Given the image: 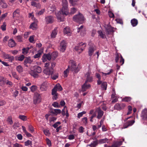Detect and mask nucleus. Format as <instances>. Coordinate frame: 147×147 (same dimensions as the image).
I'll return each mask as SVG.
<instances>
[{
	"label": "nucleus",
	"instance_id": "1",
	"mask_svg": "<svg viewBox=\"0 0 147 147\" xmlns=\"http://www.w3.org/2000/svg\"><path fill=\"white\" fill-rule=\"evenodd\" d=\"M62 7L61 10V12L59 11L56 14V16L58 21L59 22L63 21V18L62 16V15L67 16L69 13V10L68 8V3L67 0H63L62 2Z\"/></svg>",
	"mask_w": 147,
	"mask_h": 147
},
{
	"label": "nucleus",
	"instance_id": "2",
	"mask_svg": "<svg viewBox=\"0 0 147 147\" xmlns=\"http://www.w3.org/2000/svg\"><path fill=\"white\" fill-rule=\"evenodd\" d=\"M73 20L76 22L82 24L84 21V18L82 14L79 13L73 17Z\"/></svg>",
	"mask_w": 147,
	"mask_h": 147
},
{
	"label": "nucleus",
	"instance_id": "3",
	"mask_svg": "<svg viewBox=\"0 0 147 147\" xmlns=\"http://www.w3.org/2000/svg\"><path fill=\"white\" fill-rule=\"evenodd\" d=\"M70 64H71V71H74L75 73L77 72L79 70L78 67H77L76 64L75 62L73 60H71L69 61Z\"/></svg>",
	"mask_w": 147,
	"mask_h": 147
},
{
	"label": "nucleus",
	"instance_id": "4",
	"mask_svg": "<svg viewBox=\"0 0 147 147\" xmlns=\"http://www.w3.org/2000/svg\"><path fill=\"white\" fill-rule=\"evenodd\" d=\"M54 18L52 16H48L45 17V20L46 24L52 23L54 21Z\"/></svg>",
	"mask_w": 147,
	"mask_h": 147
},
{
	"label": "nucleus",
	"instance_id": "5",
	"mask_svg": "<svg viewBox=\"0 0 147 147\" xmlns=\"http://www.w3.org/2000/svg\"><path fill=\"white\" fill-rule=\"evenodd\" d=\"M120 57V63L121 65H123L124 63V60L122 56L120 54L117 53L116 54V57L115 58V62L117 63L119 61V59Z\"/></svg>",
	"mask_w": 147,
	"mask_h": 147
},
{
	"label": "nucleus",
	"instance_id": "6",
	"mask_svg": "<svg viewBox=\"0 0 147 147\" xmlns=\"http://www.w3.org/2000/svg\"><path fill=\"white\" fill-rule=\"evenodd\" d=\"M67 43L64 40H63L60 42L59 47L60 50L62 52H64L65 50Z\"/></svg>",
	"mask_w": 147,
	"mask_h": 147
},
{
	"label": "nucleus",
	"instance_id": "7",
	"mask_svg": "<svg viewBox=\"0 0 147 147\" xmlns=\"http://www.w3.org/2000/svg\"><path fill=\"white\" fill-rule=\"evenodd\" d=\"M41 100L40 96L37 94H36L34 97V103L35 104L39 103Z\"/></svg>",
	"mask_w": 147,
	"mask_h": 147
},
{
	"label": "nucleus",
	"instance_id": "8",
	"mask_svg": "<svg viewBox=\"0 0 147 147\" xmlns=\"http://www.w3.org/2000/svg\"><path fill=\"white\" fill-rule=\"evenodd\" d=\"M125 105L124 103L119 104L117 103L114 106L115 109L120 110L123 109L125 107Z\"/></svg>",
	"mask_w": 147,
	"mask_h": 147
},
{
	"label": "nucleus",
	"instance_id": "9",
	"mask_svg": "<svg viewBox=\"0 0 147 147\" xmlns=\"http://www.w3.org/2000/svg\"><path fill=\"white\" fill-rule=\"evenodd\" d=\"M135 122V120H134L127 121L123 125L122 129L126 128L129 126L132 125Z\"/></svg>",
	"mask_w": 147,
	"mask_h": 147
},
{
	"label": "nucleus",
	"instance_id": "10",
	"mask_svg": "<svg viewBox=\"0 0 147 147\" xmlns=\"http://www.w3.org/2000/svg\"><path fill=\"white\" fill-rule=\"evenodd\" d=\"M142 119L147 120V108L143 110L141 115Z\"/></svg>",
	"mask_w": 147,
	"mask_h": 147
},
{
	"label": "nucleus",
	"instance_id": "11",
	"mask_svg": "<svg viewBox=\"0 0 147 147\" xmlns=\"http://www.w3.org/2000/svg\"><path fill=\"white\" fill-rule=\"evenodd\" d=\"M96 111L97 113V118L100 119L102 116L103 115L104 112L99 107L97 108L96 109Z\"/></svg>",
	"mask_w": 147,
	"mask_h": 147
},
{
	"label": "nucleus",
	"instance_id": "12",
	"mask_svg": "<svg viewBox=\"0 0 147 147\" xmlns=\"http://www.w3.org/2000/svg\"><path fill=\"white\" fill-rule=\"evenodd\" d=\"M51 59L50 54L48 53L44 54L42 57V61L44 62H45L47 60L50 61Z\"/></svg>",
	"mask_w": 147,
	"mask_h": 147
},
{
	"label": "nucleus",
	"instance_id": "13",
	"mask_svg": "<svg viewBox=\"0 0 147 147\" xmlns=\"http://www.w3.org/2000/svg\"><path fill=\"white\" fill-rule=\"evenodd\" d=\"M43 72L46 75H50L53 74V71L52 69H50L49 68H47L44 70Z\"/></svg>",
	"mask_w": 147,
	"mask_h": 147
},
{
	"label": "nucleus",
	"instance_id": "14",
	"mask_svg": "<svg viewBox=\"0 0 147 147\" xmlns=\"http://www.w3.org/2000/svg\"><path fill=\"white\" fill-rule=\"evenodd\" d=\"M91 73L90 72H88L86 74L85 76L86 77V80L85 82H91L92 81V78L90 75Z\"/></svg>",
	"mask_w": 147,
	"mask_h": 147
},
{
	"label": "nucleus",
	"instance_id": "15",
	"mask_svg": "<svg viewBox=\"0 0 147 147\" xmlns=\"http://www.w3.org/2000/svg\"><path fill=\"white\" fill-rule=\"evenodd\" d=\"M47 82H45L41 85L40 89L42 91H45L47 89Z\"/></svg>",
	"mask_w": 147,
	"mask_h": 147
},
{
	"label": "nucleus",
	"instance_id": "16",
	"mask_svg": "<svg viewBox=\"0 0 147 147\" xmlns=\"http://www.w3.org/2000/svg\"><path fill=\"white\" fill-rule=\"evenodd\" d=\"M62 89L63 88L58 83L55 86L52 90L55 91L57 92V91H61Z\"/></svg>",
	"mask_w": 147,
	"mask_h": 147
},
{
	"label": "nucleus",
	"instance_id": "17",
	"mask_svg": "<svg viewBox=\"0 0 147 147\" xmlns=\"http://www.w3.org/2000/svg\"><path fill=\"white\" fill-rule=\"evenodd\" d=\"M61 113L63 116L66 115L67 117H68L69 114L68 113L67 107L66 106L64 107L63 109L62 110Z\"/></svg>",
	"mask_w": 147,
	"mask_h": 147
},
{
	"label": "nucleus",
	"instance_id": "18",
	"mask_svg": "<svg viewBox=\"0 0 147 147\" xmlns=\"http://www.w3.org/2000/svg\"><path fill=\"white\" fill-rule=\"evenodd\" d=\"M3 56L4 58L6 59H9L11 61L14 59V57L13 56H11L5 53H3Z\"/></svg>",
	"mask_w": 147,
	"mask_h": 147
},
{
	"label": "nucleus",
	"instance_id": "19",
	"mask_svg": "<svg viewBox=\"0 0 147 147\" xmlns=\"http://www.w3.org/2000/svg\"><path fill=\"white\" fill-rule=\"evenodd\" d=\"M87 82H85L82 86V90L83 91H85L86 90L89 88L90 87V84H87Z\"/></svg>",
	"mask_w": 147,
	"mask_h": 147
},
{
	"label": "nucleus",
	"instance_id": "20",
	"mask_svg": "<svg viewBox=\"0 0 147 147\" xmlns=\"http://www.w3.org/2000/svg\"><path fill=\"white\" fill-rule=\"evenodd\" d=\"M74 49L76 51H78L79 54L81 53L84 49L83 48L80 47L78 45L75 47Z\"/></svg>",
	"mask_w": 147,
	"mask_h": 147
},
{
	"label": "nucleus",
	"instance_id": "21",
	"mask_svg": "<svg viewBox=\"0 0 147 147\" xmlns=\"http://www.w3.org/2000/svg\"><path fill=\"white\" fill-rule=\"evenodd\" d=\"M8 44L9 47H13L15 46L16 43L13 40L11 39L9 40Z\"/></svg>",
	"mask_w": 147,
	"mask_h": 147
},
{
	"label": "nucleus",
	"instance_id": "22",
	"mask_svg": "<svg viewBox=\"0 0 147 147\" xmlns=\"http://www.w3.org/2000/svg\"><path fill=\"white\" fill-rule=\"evenodd\" d=\"M106 31L107 32V34H109L111 32H114V28L111 27L110 25H108L106 28Z\"/></svg>",
	"mask_w": 147,
	"mask_h": 147
},
{
	"label": "nucleus",
	"instance_id": "23",
	"mask_svg": "<svg viewBox=\"0 0 147 147\" xmlns=\"http://www.w3.org/2000/svg\"><path fill=\"white\" fill-rule=\"evenodd\" d=\"M6 83V81L4 78L2 76H0V86H3Z\"/></svg>",
	"mask_w": 147,
	"mask_h": 147
},
{
	"label": "nucleus",
	"instance_id": "24",
	"mask_svg": "<svg viewBox=\"0 0 147 147\" xmlns=\"http://www.w3.org/2000/svg\"><path fill=\"white\" fill-rule=\"evenodd\" d=\"M30 74L34 78H37L38 77V73L34 70H31L29 72Z\"/></svg>",
	"mask_w": 147,
	"mask_h": 147
},
{
	"label": "nucleus",
	"instance_id": "25",
	"mask_svg": "<svg viewBox=\"0 0 147 147\" xmlns=\"http://www.w3.org/2000/svg\"><path fill=\"white\" fill-rule=\"evenodd\" d=\"M57 31L56 29H55L53 30L51 35V38H53L55 37L57 34Z\"/></svg>",
	"mask_w": 147,
	"mask_h": 147
},
{
	"label": "nucleus",
	"instance_id": "26",
	"mask_svg": "<svg viewBox=\"0 0 147 147\" xmlns=\"http://www.w3.org/2000/svg\"><path fill=\"white\" fill-rule=\"evenodd\" d=\"M35 71L37 73H40L42 71L41 67L38 66H35L34 67V69Z\"/></svg>",
	"mask_w": 147,
	"mask_h": 147
},
{
	"label": "nucleus",
	"instance_id": "27",
	"mask_svg": "<svg viewBox=\"0 0 147 147\" xmlns=\"http://www.w3.org/2000/svg\"><path fill=\"white\" fill-rule=\"evenodd\" d=\"M51 59L52 60H54L57 57L58 54L57 52H55L52 53L51 54Z\"/></svg>",
	"mask_w": 147,
	"mask_h": 147
},
{
	"label": "nucleus",
	"instance_id": "28",
	"mask_svg": "<svg viewBox=\"0 0 147 147\" xmlns=\"http://www.w3.org/2000/svg\"><path fill=\"white\" fill-rule=\"evenodd\" d=\"M63 32L64 34H67L68 35L70 36L71 35L70 30L68 27H65L64 28Z\"/></svg>",
	"mask_w": 147,
	"mask_h": 147
},
{
	"label": "nucleus",
	"instance_id": "29",
	"mask_svg": "<svg viewBox=\"0 0 147 147\" xmlns=\"http://www.w3.org/2000/svg\"><path fill=\"white\" fill-rule=\"evenodd\" d=\"M94 51V49L93 47H90L88 49V53L89 55L91 56Z\"/></svg>",
	"mask_w": 147,
	"mask_h": 147
},
{
	"label": "nucleus",
	"instance_id": "30",
	"mask_svg": "<svg viewBox=\"0 0 147 147\" xmlns=\"http://www.w3.org/2000/svg\"><path fill=\"white\" fill-rule=\"evenodd\" d=\"M52 95L53 96V100H56L57 98V94L55 91L52 90Z\"/></svg>",
	"mask_w": 147,
	"mask_h": 147
},
{
	"label": "nucleus",
	"instance_id": "31",
	"mask_svg": "<svg viewBox=\"0 0 147 147\" xmlns=\"http://www.w3.org/2000/svg\"><path fill=\"white\" fill-rule=\"evenodd\" d=\"M131 22L132 25L133 27L136 26L138 24V21L135 18L131 20Z\"/></svg>",
	"mask_w": 147,
	"mask_h": 147
},
{
	"label": "nucleus",
	"instance_id": "32",
	"mask_svg": "<svg viewBox=\"0 0 147 147\" xmlns=\"http://www.w3.org/2000/svg\"><path fill=\"white\" fill-rule=\"evenodd\" d=\"M20 12L19 10H16L13 13V17H19L20 16Z\"/></svg>",
	"mask_w": 147,
	"mask_h": 147
},
{
	"label": "nucleus",
	"instance_id": "33",
	"mask_svg": "<svg viewBox=\"0 0 147 147\" xmlns=\"http://www.w3.org/2000/svg\"><path fill=\"white\" fill-rule=\"evenodd\" d=\"M30 28L33 30H36L37 28V24L36 23L33 22L30 26Z\"/></svg>",
	"mask_w": 147,
	"mask_h": 147
},
{
	"label": "nucleus",
	"instance_id": "34",
	"mask_svg": "<svg viewBox=\"0 0 147 147\" xmlns=\"http://www.w3.org/2000/svg\"><path fill=\"white\" fill-rule=\"evenodd\" d=\"M32 61L31 60V59L30 57H28L26 58L24 61V63L25 65V64L27 63H32Z\"/></svg>",
	"mask_w": 147,
	"mask_h": 147
},
{
	"label": "nucleus",
	"instance_id": "35",
	"mask_svg": "<svg viewBox=\"0 0 147 147\" xmlns=\"http://www.w3.org/2000/svg\"><path fill=\"white\" fill-rule=\"evenodd\" d=\"M107 87V84L106 82H103L101 83V87L102 90H106Z\"/></svg>",
	"mask_w": 147,
	"mask_h": 147
},
{
	"label": "nucleus",
	"instance_id": "36",
	"mask_svg": "<svg viewBox=\"0 0 147 147\" xmlns=\"http://www.w3.org/2000/svg\"><path fill=\"white\" fill-rule=\"evenodd\" d=\"M16 69L17 71L19 73H21L23 71V68L20 65H19L17 66Z\"/></svg>",
	"mask_w": 147,
	"mask_h": 147
},
{
	"label": "nucleus",
	"instance_id": "37",
	"mask_svg": "<svg viewBox=\"0 0 147 147\" xmlns=\"http://www.w3.org/2000/svg\"><path fill=\"white\" fill-rule=\"evenodd\" d=\"M69 2L72 6L75 5L77 3L78 0H68Z\"/></svg>",
	"mask_w": 147,
	"mask_h": 147
},
{
	"label": "nucleus",
	"instance_id": "38",
	"mask_svg": "<svg viewBox=\"0 0 147 147\" xmlns=\"http://www.w3.org/2000/svg\"><path fill=\"white\" fill-rule=\"evenodd\" d=\"M108 140L107 138L101 139L98 140V142L100 144H103L108 142Z\"/></svg>",
	"mask_w": 147,
	"mask_h": 147
},
{
	"label": "nucleus",
	"instance_id": "39",
	"mask_svg": "<svg viewBox=\"0 0 147 147\" xmlns=\"http://www.w3.org/2000/svg\"><path fill=\"white\" fill-rule=\"evenodd\" d=\"M61 110L59 109H54L51 111V113H55L56 115L61 113Z\"/></svg>",
	"mask_w": 147,
	"mask_h": 147
},
{
	"label": "nucleus",
	"instance_id": "40",
	"mask_svg": "<svg viewBox=\"0 0 147 147\" xmlns=\"http://www.w3.org/2000/svg\"><path fill=\"white\" fill-rule=\"evenodd\" d=\"M131 99V98L130 97H125L122 99V101L126 102H129L130 101Z\"/></svg>",
	"mask_w": 147,
	"mask_h": 147
},
{
	"label": "nucleus",
	"instance_id": "41",
	"mask_svg": "<svg viewBox=\"0 0 147 147\" xmlns=\"http://www.w3.org/2000/svg\"><path fill=\"white\" fill-rule=\"evenodd\" d=\"M7 121L8 123L10 125H12L13 123V121L11 116H9L8 117L7 120Z\"/></svg>",
	"mask_w": 147,
	"mask_h": 147
},
{
	"label": "nucleus",
	"instance_id": "42",
	"mask_svg": "<svg viewBox=\"0 0 147 147\" xmlns=\"http://www.w3.org/2000/svg\"><path fill=\"white\" fill-rule=\"evenodd\" d=\"M99 36L102 38H104L106 37L105 34L103 33L102 31L101 30H99L98 31Z\"/></svg>",
	"mask_w": 147,
	"mask_h": 147
},
{
	"label": "nucleus",
	"instance_id": "43",
	"mask_svg": "<svg viewBox=\"0 0 147 147\" xmlns=\"http://www.w3.org/2000/svg\"><path fill=\"white\" fill-rule=\"evenodd\" d=\"M12 75L13 77L17 80H19V77L16 72H12Z\"/></svg>",
	"mask_w": 147,
	"mask_h": 147
},
{
	"label": "nucleus",
	"instance_id": "44",
	"mask_svg": "<svg viewBox=\"0 0 147 147\" xmlns=\"http://www.w3.org/2000/svg\"><path fill=\"white\" fill-rule=\"evenodd\" d=\"M18 118L23 121H26L27 120V117L24 115H20Z\"/></svg>",
	"mask_w": 147,
	"mask_h": 147
},
{
	"label": "nucleus",
	"instance_id": "45",
	"mask_svg": "<svg viewBox=\"0 0 147 147\" xmlns=\"http://www.w3.org/2000/svg\"><path fill=\"white\" fill-rule=\"evenodd\" d=\"M28 130L31 133L33 132L34 131L33 127L31 125H28Z\"/></svg>",
	"mask_w": 147,
	"mask_h": 147
},
{
	"label": "nucleus",
	"instance_id": "46",
	"mask_svg": "<svg viewBox=\"0 0 147 147\" xmlns=\"http://www.w3.org/2000/svg\"><path fill=\"white\" fill-rule=\"evenodd\" d=\"M77 11V9L76 8L74 7H73L71 9L69 13L70 14H74L76 11Z\"/></svg>",
	"mask_w": 147,
	"mask_h": 147
},
{
	"label": "nucleus",
	"instance_id": "47",
	"mask_svg": "<svg viewBox=\"0 0 147 147\" xmlns=\"http://www.w3.org/2000/svg\"><path fill=\"white\" fill-rule=\"evenodd\" d=\"M43 132L44 134L46 136H49L50 134V133L49 130L47 129H45L43 130Z\"/></svg>",
	"mask_w": 147,
	"mask_h": 147
},
{
	"label": "nucleus",
	"instance_id": "48",
	"mask_svg": "<svg viewBox=\"0 0 147 147\" xmlns=\"http://www.w3.org/2000/svg\"><path fill=\"white\" fill-rule=\"evenodd\" d=\"M78 45L79 46H80V47L83 48V49H84L85 47H86V43H83L82 42H81L79 43Z\"/></svg>",
	"mask_w": 147,
	"mask_h": 147
},
{
	"label": "nucleus",
	"instance_id": "49",
	"mask_svg": "<svg viewBox=\"0 0 147 147\" xmlns=\"http://www.w3.org/2000/svg\"><path fill=\"white\" fill-rule=\"evenodd\" d=\"M86 113V112L85 111H82L81 113H78V114L77 117L78 118H80L82 117L83 115L85 114Z\"/></svg>",
	"mask_w": 147,
	"mask_h": 147
},
{
	"label": "nucleus",
	"instance_id": "50",
	"mask_svg": "<svg viewBox=\"0 0 147 147\" xmlns=\"http://www.w3.org/2000/svg\"><path fill=\"white\" fill-rule=\"evenodd\" d=\"M29 49L28 48H24L22 50V53L24 54H27L28 51Z\"/></svg>",
	"mask_w": 147,
	"mask_h": 147
},
{
	"label": "nucleus",
	"instance_id": "51",
	"mask_svg": "<svg viewBox=\"0 0 147 147\" xmlns=\"http://www.w3.org/2000/svg\"><path fill=\"white\" fill-rule=\"evenodd\" d=\"M24 144L26 146H28L29 145H32V143L31 141L28 140L24 142Z\"/></svg>",
	"mask_w": 147,
	"mask_h": 147
},
{
	"label": "nucleus",
	"instance_id": "52",
	"mask_svg": "<svg viewBox=\"0 0 147 147\" xmlns=\"http://www.w3.org/2000/svg\"><path fill=\"white\" fill-rule=\"evenodd\" d=\"M69 66L68 68L64 71V75L65 77H66L67 76V74L69 72Z\"/></svg>",
	"mask_w": 147,
	"mask_h": 147
},
{
	"label": "nucleus",
	"instance_id": "53",
	"mask_svg": "<svg viewBox=\"0 0 147 147\" xmlns=\"http://www.w3.org/2000/svg\"><path fill=\"white\" fill-rule=\"evenodd\" d=\"M6 82L7 85L9 87H11L13 85V83L11 81L7 80Z\"/></svg>",
	"mask_w": 147,
	"mask_h": 147
},
{
	"label": "nucleus",
	"instance_id": "54",
	"mask_svg": "<svg viewBox=\"0 0 147 147\" xmlns=\"http://www.w3.org/2000/svg\"><path fill=\"white\" fill-rule=\"evenodd\" d=\"M49 10L52 11H53L56 10V7L54 5H52L51 6H50L49 7Z\"/></svg>",
	"mask_w": 147,
	"mask_h": 147
},
{
	"label": "nucleus",
	"instance_id": "55",
	"mask_svg": "<svg viewBox=\"0 0 147 147\" xmlns=\"http://www.w3.org/2000/svg\"><path fill=\"white\" fill-rule=\"evenodd\" d=\"M41 55V53L40 52H38L34 56V58H37L40 57Z\"/></svg>",
	"mask_w": 147,
	"mask_h": 147
},
{
	"label": "nucleus",
	"instance_id": "56",
	"mask_svg": "<svg viewBox=\"0 0 147 147\" xmlns=\"http://www.w3.org/2000/svg\"><path fill=\"white\" fill-rule=\"evenodd\" d=\"M113 71V70L112 69H111L109 70V71L107 73H104L102 72H100V73H101L102 74L103 76H106L107 75H109L110 74L112 71Z\"/></svg>",
	"mask_w": 147,
	"mask_h": 147
},
{
	"label": "nucleus",
	"instance_id": "57",
	"mask_svg": "<svg viewBox=\"0 0 147 147\" xmlns=\"http://www.w3.org/2000/svg\"><path fill=\"white\" fill-rule=\"evenodd\" d=\"M37 89V86H32L30 88L31 91L32 92H34L36 91Z\"/></svg>",
	"mask_w": 147,
	"mask_h": 147
},
{
	"label": "nucleus",
	"instance_id": "58",
	"mask_svg": "<svg viewBox=\"0 0 147 147\" xmlns=\"http://www.w3.org/2000/svg\"><path fill=\"white\" fill-rule=\"evenodd\" d=\"M24 56L23 55H21L17 59H18V60L19 61H22L24 59Z\"/></svg>",
	"mask_w": 147,
	"mask_h": 147
},
{
	"label": "nucleus",
	"instance_id": "59",
	"mask_svg": "<svg viewBox=\"0 0 147 147\" xmlns=\"http://www.w3.org/2000/svg\"><path fill=\"white\" fill-rule=\"evenodd\" d=\"M52 105L54 107L56 108H59L60 107L59 103L56 102H54Z\"/></svg>",
	"mask_w": 147,
	"mask_h": 147
},
{
	"label": "nucleus",
	"instance_id": "60",
	"mask_svg": "<svg viewBox=\"0 0 147 147\" xmlns=\"http://www.w3.org/2000/svg\"><path fill=\"white\" fill-rule=\"evenodd\" d=\"M12 147H22V145L16 143L13 144Z\"/></svg>",
	"mask_w": 147,
	"mask_h": 147
},
{
	"label": "nucleus",
	"instance_id": "61",
	"mask_svg": "<svg viewBox=\"0 0 147 147\" xmlns=\"http://www.w3.org/2000/svg\"><path fill=\"white\" fill-rule=\"evenodd\" d=\"M82 121L83 123L86 125L87 123V119L86 117H85L82 119Z\"/></svg>",
	"mask_w": 147,
	"mask_h": 147
},
{
	"label": "nucleus",
	"instance_id": "62",
	"mask_svg": "<svg viewBox=\"0 0 147 147\" xmlns=\"http://www.w3.org/2000/svg\"><path fill=\"white\" fill-rule=\"evenodd\" d=\"M118 147L121 146L122 144L123 141H119L115 142Z\"/></svg>",
	"mask_w": 147,
	"mask_h": 147
},
{
	"label": "nucleus",
	"instance_id": "63",
	"mask_svg": "<svg viewBox=\"0 0 147 147\" xmlns=\"http://www.w3.org/2000/svg\"><path fill=\"white\" fill-rule=\"evenodd\" d=\"M61 124V123L60 122H57L55 123L53 125V127L55 128H56L58 125H60Z\"/></svg>",
	"mask_w": 147,
	"mask_h": 147
},
{
	"label": "nucleus",
	"instance_id": "64",
	"mask_svg": "<svg viewBox=\"0 0 147 147\" xmlns=\"http://www.w3.org/2000/svg\"><path fill=\"white\" fill-rule=\"evenodd\" d=\"M22 36H16V39L19 42H21L22 41Z\"/></svg>",
	"mask_w": 147,
	"mask_h": 147
}]
</instances>
